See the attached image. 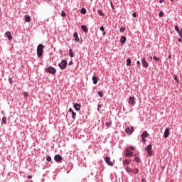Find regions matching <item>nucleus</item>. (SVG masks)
I'll return each instance as SVG.
<instances>
[{"label":"nucleus","instance_id":"13","mask_svg":"<svg viewBox=\"0 0 182 182\" xmlns=\"http://www.w3.org/2000/svg\"><path fill=\"white\" fill-rule=\"evenodd\" d=\"M125 156H133V151L129 150L128 149H126V151H125Z\"/></svg>","mask_w":182,"mask_h":182},{"label":"nucleus","instance_id":"43","mask_svg":"<svg viewBox=\"0 0 182 182\" xmlns=\"http://www.w3.org/2000/svg\"><path fill=\"white\" fill-rule=\"evenodd\" d=\"M9 82L10 85H12V78L9 77Z\"/></svg>","mask_w":182,"mask_h":182},{"label":"nucleus","instance_id":"11","mask_svg":"<svg viewBox=\"0 0 182 182\" xmlns=\"http://www.w3.org/2000/svg\"><path fill=\"white\" fill-rule=\"evenodd\" d=\"M73 107L75 110L79 111V110H80L81 105H80V104L75 103V104H73Z\"/></svg>","mask_w":182,"mask_h":182},{"label":"nucleus","instance_id":"16","mask_svg":"<svg viewBox=\"0 0 182 182\" xmlns=\"http://www.w3.org/2000/svg\"><path fill=\"white\" fill-rule=\"evenodd\" d=\"M126 40H127L126 37L122 36L120 38L121 45H124V43H126Z\"/></svg>","mask_w":182,"mask_h":182},{"label":"nucleus","instance_id":"51","mask_svg":"<svg viewBox=\"0 0 182 182\" xmlns=\"http://www.w3.org/2000/svg\"><path fill=\"white\" fill-rule=\"evenodd\" d=\"M75 116H76V115L75 114H72L73 119H75Z\"/></svg>","mask_w":182,"mask_h":182},{"label":"nucleus","instance_id":"48","mask_svg":"<svg viewBox=\"0 0 182 182\" xmlns=\"http://www.w3.org/2000/svg\"><path fill=\"white\" fill-rule=\"evenodd\" d=\"M163 2H164V0H159L160 4H163Z\"/></svg>","mask_w":182,"mask_h":182},{"label":"nucleus","instance_id":"9","mask_svg":"<svg viewBox=\"0 0 182 182\" xmlns=\"http://www.w3.org/2000/svg\"><path fill=\"white\" fill-rule=\"evenodd\" d=\"M5 36L8 38L9 41H12V39H14V38L12 37V34H11V32L9 31L6 32Z\"/></svg>","mask_w":182,"mask_h":182},{"label":"nucleus","instance_id":"7","mask_svg":"<svg viewBox=\"0 0 182 182\" xmlns=\"http://www.w3.org/2000/svg\"><path fill=\"white\" fill-rule=\"evenodd\" d=\"M134 132V129H133V127H127L125 129V132L127 133V134H132V133H133Z\"/></svg>","mask_w":182,"mask_h":182},{"label":"nucleus","instance_id":"22","mask_svg":"<svg viewBox=\"0 0 182 182\" xmlns=\"http://www.w3.org/2000/svg\"><path fill=\"white\" fill-rule=\"evenodd\" d=\"M125 168L127 173H133V169L130 166H127Z\"/></svg>","mask_w":182,"mask_h":182},{"label":"nucleus","instance_id":"20","mask_svg":"<svg viewBox=\"0 0 182 182\" xmlns=\"http://www.w3.org/2000/svg\"><path fill=\"white\" fill-rule=\"evenodd\" d=\"M25 22H31V16L29 15H26L24 16Z\"/></svg>","mask_w":182,"mask_h":182},{"label":"nucleus","instance_id":"3","mask_svg":"<svg viewBox=\"0 0 182 182\" xmlns=\"http://www.w3.org/2000/svg\"><path fill=\"white\" fill-rule=\"evenodd\" d=\"M145 150L146 151V153L148 154V155L149 156H153L154 154L153 153V151H151V145L149 144L146 146V148L145 149Z\"/></svg>","mask_w":182,"mask_h":182},{"label":"nucleus","instance_id":"54","mask_svg":"<svg viewBox=\"0 0 182 182\" xmlns=\"http://www.w3.org/2000/svg\"><path fill=\"white\" fill-rule=\"evenodd\" d=\"M103 35H106V32H104V33H103Z\"/></svg>","mask_w":182,"mask_h":182},{"label":"nucleus","instance_id":"15","mask_svg":"<svg viewBox=\"0 0 182 182\" xmlns=\"http://www.w3.org/2000/svg\"><path fill=\"white\" fill-rule=\"evenodd\" d=\"M92 82H93L94 85H97V82H99V78L96 76H93Z\"/></svg>","mask_w":182,"mask_h":182},{"label":"nucleus","instance_id":"44","mask_svg":"<svg viewBox=\"0 0 182 182\" xmlns=\"http://www.w3.org/2000/svg\"><path fill=\"white\" fill-rule=\"evenodd\" d=\"M132 16H133V18H136V16H137V14H136V13H133Z\"/></svg>","mask_w":182,"mask_h":182},{"label":"nucleus","instance_id":"35","mask_svg":"<svg viewBox=\"0 0 182 182\" xmlns=\"http://www.w3.org/2000/svg\"><path fill=\"white\" fill-rule=\"evenodd\" d=\"M119 31H120V32H121L122 33H123V32H124V31H126V28L122 27Z\"/></svg>","mask_w":182,"mask_h":182},{"label":"nucleus","instance_id":"52","mask_svg":"<svg viewBox=\"0 0 182 182\" xmlns=\"http://www.w3.org/2000/svg\"><path fill=\"white\" fill-rule=\"evenodd\" d=\"M168 59H171V55H168Z\"/></svg>","mask_w":182,"mask_h":182},{"label":"nucleus","instance_id":"49","mask_svg":"<svg viewBox=\"0 0 182 182\" xmlns=\"http://www.w3.org/2000/svg\"><path fill=\"white\" fill-rule=\"evenodd\" d=\"M136 63H137V65H141V63H140V61H139V60L136 62Z\"/></svg>","mask_w":182,"mask_h":182},{"label":"nucleus","instance_id":"18","mask_svg":"<svg viewBox=\"0 0 182 182\" xmlns=\"http://www.w3.org/2000/svg\"><path fill=\"white\" fill-rule=\"evenodd\" d=\"M131 162H132V161L130 159H124L123 161V164L124 166H127V165L130 164Z\"/></svg>","mask_w":182,"mask_h":182},{"label":"nucleus","instance_id":"29","mask_svg":"<svg viewBox=\"0 0 182 182\" xmlns=\"http://www.w3.org/2000/svg\"><path fill=\"white\" fill-rule=\"evenodd\" d=\"M134 160H135L136 163H140V158H139L138 156L135 157Z\"/></svg>","mask_w":182,"mask_h":182},{"label":"nucleus","instance_id":"37","mask_svg":"<svg viewBox=\"0 0 182 182\" xmlns=\"http://www.w3.org/2000/svg\"><path fill=\"white\" fill-rule=\"evenodd\" d=\"M23 96L24 97H28V96H29V94L27 92H26L23 93Z\"/></svg>","mask_w":182,"mask_h":182},{"label":"nucleus","instance_id":"45","mask_svg":"<svg viewBox=\"0 0 182 182\" xmlns=\"http://www.w3.org/2000/svg\"><path fill=\"white\" fill-rule=\"evenodd\" d=\"M68 65H69V66H70L71 65H73V61H70Z\"/></svg>","mask_w":182,"mask_h":182},{"label":"nucleus","instance_id":"41","mask_svg":"<svg viewBox=\"0 0 182 182\" xmlns=\"http://www.w3.org/2000/svg\"><path fill=\"white\" fill-rule=\"evenodd\" d=\"M110 124H112V122H109V123L107 122L105 124V126H107V127H109L110 126Z\"/></svg>","mask_w":182,"mask_h":182},{"label":"nucleus","instance_id":"14","mask_svg":"<svg viewBox=\"0 0 182 182\" xmlns=\"http://www.w3.org/2000/svg\"><path fill=\"white\" fill-rule=\"evenodd\" d=\"M73 36L75 38V41L80 42V39H79V35L77 34V33H74Z\"/></svg>","mask_w":182,"mask_h":182},{"label":"nucleus","instance_id":"12","mask_svg":"<svg viewBox=\"0 0 182 182\" xmlns=\"http://www.w3.org/2000/svg\"><path fill=\"white\" fill-rule=\"evenodd\" d=\"M54 160H55V161H57V162L58 161H61L62 156L60 155H59V154H57V155L55 156Z\"/></svg>","mask_w":182,"mask_h":182},{"label":"nucleus","instance_id":"8","mask_svg":"<svg viewBox=\"0 0 182 182\" xmlns=\"http://www.w3.org/2000/svg\"><path fill=\"white\" fill-rule=\"evenodd\" d=\"M146 137H149V134H147V132H144L141 134V140L142 141H146Z\"/></svg>","mask_w":182,"mask_h":182},{"label":"nucleus","instance_id":"38","mask_svg":"<svg viewBox=\"0 0 182 182\" xmlns=\"http://www.w3.org/2000/svg\"><path fill=\"white\" fill-rule=\"evenodd\" d=\"M178 33L181 36V38H182V28L179 30V32Z\"/></svg>","mask_w":182,"mask_h":182},{"label":"nucleus","instance_id":"27","mask_svg":"<svg viewBox=\"0 0 182 182\" xmlns=\"http://www.w3.org/2000/svg\"><path fill=\"white\" fill-rule=\"evenodd\" d=\"M61 16H62L63 18H65V16H66V13L65 12V11H62V12H61Z\"/></svg>","mask_w":182,"mask_h":182},{"label":"nucleus","instance_id":"28","mask_svg":"<svg viewBox=\"0 0 182 182\" xmlns=\"http://www.w3.org/2000/svg\"><path fill=\"white\" fill-rule=\"evenodd\" d=\"M153 59H154V60H156V62H159V60H160V58H159L157 56H154Z\"/></svg>","mask_w":182,"mask_h":182},{"label":"nucleus","instance_id":"50","mask_svg":"<svg viewBox=\"0 0 182 182\" xmlns=\"http://www.w3.org/2000/svg\"><path fill=\"white\" fill-rule=\"evenodd\" d=\"M178 42H182V39L181 38H178Z\"/></svg>","mask_w":182,"mask_h":182},{"label":"nucleus","instance_id":"25","mask_svg":"<svg viewBox=\"0 0 182 182\" xmlns=\"http://www.w3.org/2000/svg\"><path fill=\"white\" fill-rule=\"evenodd\" d=\"M97 13L99 14V15L100 16H105V13H103V11L102 10H98Z\"/></svg>","mask_w":182,"mask_h":182},{"label":"nucleus","instance_id":"39","mask_svg":"<svg viewBox=\"0 0 182 182\" xmlns=\"http://www.w3.org/2000/svg\"><path fill=\"white\" fill-rule=\"evenodd\" d=\"M159 15L160 18H161L164 15V13H163V11H161Z\"/></svg>","mask_w":182,"mask_h":182},{"label":"nucleus","instance_id":"6","mask_svg":"<svg viewBox=\"0 0 182 182\" xmlns=\"http://www.w3.org/2000/svg\"><path fill=\"white\" fill-rule=\"evenodd\" d=\"M105 161H106L107 164H108V166H114V163H113L112 161H110V159L108 156H106L105 158Z\"/></svg>","mask_w":182,"mask_h":182},{"label":"nucleus","instance_id":"55","mask_svg":"<svg viewBox=\"0 0 182 182\" xmlns=\"http://www.w3.org/2000/svg\"><path fill=\"white\" fill-rule=\"evenodd\" d=\"M170 1H171V2H173L174 0H170Z\"/></svg>","mask_w":182,"mask_h":182},{"label":"nucleus","instance_id":"10","mask_svg":"<svg viewBox=\"0 0 182 182\" xmlns=\"http://www.w3.org/2000/svg\"><path fill=\"white\" fill-rule=\"evenodd\" d=\"M168 136H170V131H169V129H168H168H166L165 130V132H164V137L165 139H167V137H168Z\"/></svg>","mask_w":182,"mask_h":182},{"label":"nucleus","instance_id":"17","mask_svg":"<svg viewBox=\"0 0 182 182\" xmlns=\"http://www.w3.org/2000/svg\"><path fill=\"white\" fill-rule=\"evenodd\" d=\"M82 30L83 31V32H85V33H87V32H89V29L87 28V26H81Z\"/></svg>","mask_w":182,"mask_h":182},{"label":"nucleus","instance_id":"32","mask_svg":"<svg viewBox=\"0 0 182 182\" xmlns=\"http://www.w3.org/2000/svg\"><path fill=\"white\" fill-rule=\"evenodd\" d=\"M98 95H99V96H100L101 97H103V96H104L103 92H102V91L98 92Z\"/></svg>","mask_w":182,"mask_h":182},{"label":"nucleus","instance_id":"21","mask_svg":"<svg viewBox=\"0 0 182 182\" xmlns=\"http://www.w3.org/2000/svg\"><path fill=\"white\" fill-rule=\"evenodd\" d=\"M69 56L70 58H75V53H73V50H72V49L69 50Z\"/></svg>","mask_w":182,"mask_h":182},{"label":"nucleus","instance_id":"2","mask_svg":"<svg viewBox=\"0 0 182 182\" xmlns=\"http://www.w3.org/2000/svg\"><path fill=\"white\" fill-rule=\"evenodd\" d=\"M58 66L60 69H62V70L66 69V66H68V61L65 60H61V62L58 64Z\"/></svg>","mask_w":182,"mask_h":182},{"label":"nucleus","instance_id":"4","mask_svg":"<svg viewBox=\"0 0 182 182\" xmlns=\"http://www.w3.org/2000/svg\"><path fill=\"white\" fill-rule=\"evenodd\" d=\"M141 63L143 68H149V63H147V61H146V58H142L141 59Z\"/></svg>","mask_w":182,"mask_h":182},{"label":"nucleus","instance_id":"1","mask_svg":"<svg viewBox=\"0 0 182 182\" xmlns=\"http://www.w3.org/2000/svg\"><path fill=\"white\" fill-rule=\"evenodd\" d=\"M43 53V45L39 44L37 46V55L38 58H41L42 55Z\"/></svg>","mask_w":182,"mask_h":182},{"label":"nucleus","instance_id":"46","mask_svg":"<svg viewBox=\"0 0 182 182\" xmlns=\"http://www.w3.org/2000/svg\"><path fill=\"white\" fill-rule=\"evenodd\" d=\"M128 149H129V150H134V146H130Z\"/></svg>","mask_w":182,"mask_h":182},{"label":"nucleus","instance_id":"30","mask_svg":"<svg viewBox=\"0 0 182 182\" xmlns=\"http://www.w3.org/2000/svg\"><path fill=\"white\" fill-rule=\"evenodd\" d=\"M2 122H3L4 124H6V117H4L2 118Z\"/></svg>","mask_w":182,"mask_h":182},{"label":"nucleus","instance_id":"5","mask_svg":"<svg viewBox=\"0 0 182 182\" xmlns=\"http://www.w3.org/2000/svg\"><path fill=\"white\" fill-rule=\"evenodd\" d=\"M47 71L51 75H55V73H56V69L52 66L48 67L47 68Z\"/></svg>","mask_w":182,"mask_h":182},{"label":"nucleus","instance_id":"53","mask_svg":"<svg viewBox=\"0 0 182 182\" xmlns=\"http://www.w3.org/2000/svg\"><path fill=\"white\" fill-rule=\"evenodd\" d=\"M98 107H102V105H98Z\"/></svg>","mask_w":182,"mask_h":182},{"label":"nucleus","instance_id":"23","mask_svg":"<svg viewBox=\"0 0 182 182\" xmlns=\"http://www.w3.org/2000/svg\"><path fill=\"white\" fill-rule=\"evenodd\" d=\"M86 9L85 8H82L80 10V14H82V15H86Z\"/></svg>","mask_w":182,"mask_h":182},{"label":"nucleus","instance_id":"47","mask_svg":"<svg viewBox=\"0 0 182 182\" xmlns=\"http://www.w3.org/2000/svg\"><path fill=\"white\" fill-rule=\"evenodd\" d=\"M27 178H28V179H31V178H32V176L28 175Z\"/></svg>","mask_w":182,"mask_h":182},{"label":"nucleus","instance_id":"26","mask_svg":"<svg viewBox=\"0 0 182 182\" xmlns=\"http://www.w3.org/2000/svg\"><path fill=\"white\" fill-rule=\"evenodd\" d=\"M134 174H138L139 173V169L138 168H134L133 169Z\"/></svg>","mask_w":182,"mask_h":182},{"label":"nucleus","instance_id":"42","mask_svg":"<svg viewBox=\"0 0 182 182\" xmlns=\"http://www.w3.org/2000/svg\"><path fill=\"white\" fill-rule=\"evenodd\" d=\"M100 30L102 31V32H103V31H105V27L101 26V27L100 28Z\"/></svg>","mask_w":182,"mask_h":182},{"label":"nucleus","instance_id":"24","mask_svg":"<svg viewBox=\"0 0 182 182\" xmlns=\"http://www.w3.org/2000/svg\"><path fill=\"white\" fill-rule=\"evenodd\" d=\"M132 65V60L130 58H128L127 60V66H130Z\"/></svg>","mask_w":182,"mask_h":182},{"label":"nucleus","instance_id":"31","mask_svg":"<svg viewBox=\"0 0 182 182\" xmlns=\"http://www.w3.org/2000/svg\"><path fill=\"white\" fill-rule=\"evenodd\" d=\"M175 31H176V32L178 33V32H180V28H178V26H176Z\"/></svg>","mask_w":182,"mask_h":182},{"label":"nucleus","instance_id":"19","mask_svg":"<svg viewBox=\"0 0 182 182\" xmlns=\"http://www.w3.org/2000/svg\"><path fill=\"white\" fill-rule=\"evenodd\" d=\"M129 103L131 105H136V102L134 101V97H129Z\"/></svg>","mask_w":182,"mask_h":182},{"label":"nucleus","instance_id":"40","mask_svg":"<svg viewBox=\"0 0 182 182\" xmlns=\"http://www.w3.org/2000/svg\"><path fill=\"white\" fill-rule=\"evenodd\" d=\"M110 6L112 9H114V6H113V2L110 1Z\"/></svg>","mask_w":182,"mask_h":182},{"label":"nucleus","instance_id":"36","mask_svg":"<svg viewBox=\"0 0 182 182\" xmlns=\"http://www.w3.org/2000/svg\"><path fill=\"white\" fill-rule=\"evenodd\" d=\"M173 79L177 82V83H178V79L177 77V75H174Z\"/></svg>","mask_w":182,"mask_h":182},{"label":"nucleus","instance_id":"33","mask_svg":"<svg viewBox=\"0 0 182 182\" xmlns=\"http://www.w3.org/2000/svg\"><path fill=\"white\" fill-rule=\"evenodd\" d=\"M47 161H52V158L50 156H46Z\"/></svg>","mask_w":182,"mask_h":182},{"label":"nucleus","instance_id":"34","mask_svg":"<svg viewBox=\"0 0 182 182\" xmlns=\"http://www.w3.org/2000/svg\"><path fill=\"white\" fill-rule=\"evenodd\" d=\"M70 113H72V114H76V113H75L73 112V109H72V108H70L69 110H68Z\"/></svg>","mask_w":182,"mask_h":182}]
</instances>
